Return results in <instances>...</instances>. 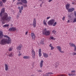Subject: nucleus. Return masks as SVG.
Segmentation results:
<instances>
[{
    "mask_svg": "<svg viewBox=\"0 0 76 76\" xmlns=\"http://www.w3.org/2000/svg\"><path fill=\"white\" fill-rule=\"evenodd\" d=\"M9 31H13L15 32L16 31V27H12V28H10L9 29Z\"/></svg>",
    "mask_w": 76,
    "mask_h": 76,
    "instance_id": "obj_7",
    "label": "nucleus"
},
{
    "mask_svg": "<svg viewBox=\"0 0 76 76\" xmlns=\"http://www.w3.org/2000/svg\"><path fill=\"white\" fill-rule=\"evenodd\" d=\"M13 56H14V55L13 54V53L11 52L10 53L9 55H8V56H9V57H13Z\"/></svg>",
    "mask_w": 76,
    "mask_h": 76,
    "instance_id": "obj_24",
    "label": "nucleus"
},
{
    "mask_svg": "<svg viewBox=\"0 0 76 76\" xmlns=\"http://www.w3.org/2000/svg\"><path fill=\"white\" fill-rule=\"evenodd\" d=\"M50 18H51V17H47V19L48 20V19H49Z\"/></svg>",
    "mask_w": 76,
    "mask_h": 76,
    "instance_id": "obj_45",
    "label": "nucleus"
},
{
    "mask_svg": "<svg viewBox=\"0 0 76 76\" xmlns=\"http://www.w3.org/2000/svg\"><path fill=\"white\" fill-rule=\"evenodd\" d=\"M7 1V0H2V1L4 3H5Z\"/></svg>",
    "mask_w": 76,
    "mask_h": 76,
    "instance_id": "obj_34",
    "label": "nucleus"
},
{
    "mask_svg": "<svg viewBox=\"0 0 76 76\" xmlns=\"http://www.w3.org/2000/svg\"><path fill=\"white\" fill-rule=\"evenodd\" d=\"M40 7H42V4H41L40 5Z\"/></svg>",
    "mask_w": 76,
    "mask_h": 76,
    "instance_id": "obj_52",
    "label": "nucleus"
},
{
    "mask_svg": "<svg viewBox=\"0 0 76 76\" xmlns=\"http://www.w3.org/2000/svg\"><path fill=\"white\" fill-rule=\"evenodd\" d=\"M69 76H74V75H75V74H69Z\"/></svg>",
    "mask_w": 76,
    "mask_h": 76,
    "instance_id": "obj_33",
    "label": "nucleus"
},
{
    "mask_svg": "<svg viewBox=\"0 0 76 76\" xmlns=\"http://www.w3.org/2000/svg\"><path fill=\"white\" fill-rule=\"evenodd\" d=\"M72 4H75V2H72Z\"/></svg>",
    "mask_w": 76,
    "mask_h": 76,
    "instance_id": "obj_48",
    "label": "nucleus"
},
{
    "mask_svg": "<svg viewBox=\"0 0 76 76\" xmlns=\"http://www.w3.org/2000/svg\"><path fill=\"white\" fill-rule=\"evenodd\" d=\"M17 4L18 6H19V4H20L21 5H22L23 4V3L22 2V1H21V2H18L17 3Z\"/></svg>",
    "mask_w": 76,
    "mask_h": 76,
    "instance_id": "obj_25",
    "label": "nucleus"
},
{
    "mask_svg": "<svg viewBox=\"0 0 76 76\" xmlns=\"http://www.w3.org/2000/svg\"><path fill=\"white\" fill-rule=\"evenodd\" d=\"M30 76H35V75H34L33 74H32Z\"/></svg>",
    "mask_w": 76,
    "mask_h": 76,
    "instance_id": "obj_51",
    "label": "nucleus"
},
{
    "mask_svg": "<svg viewBox=\"0 0 76 76\" xmlns=\"http://www.w3.org/2000/svg\"><path fill=\"white\" fill-rule=\"evenodd\" d=\"M21 1L22 3H24V4H27L28 3V2L26 0H21Z\"/></svg>",
    "mask_w": 76,
    "mask_h": 76,
    "instance_id": "obj_20",
    "label": "nucleus"
},
{
    "mask_svg": "<svg viewBox=\"0 0 76 76\" xmlns=\"http://www.w3.org/2000/svg\"><path fill=\"white\" fill-rule=\"evenodd\" d=\"M42 32L43 35H45L46 36L50 35V31L48 30L47 31L46 28H45L43 29Z\"/></svg>",
    "mask_w": 76,
    "mask_h": 76,
    "instance_id": "obj_3",
    "label": "nucleus"
},
{
    "mask_svg": "<svg viewBox=\"0 0 76 76\" xmlns=\"http://www.w3.org/2000/svg\"><path fill=\"white\" fill-rule=\"evenodd\" d=\"M76 72V71L74 70H72L71 71V73H75V72Z\"/></svg>",
    "mask_w": 76,
    "mask_h": 76,
    "instance_id": "obj_37",
    "label": "nucleus"
},
{
    "mask_svg": "<svg viewBox=\"0 0 76 76\" xmlns=\"http://www.w3.org/2000/svg\"><path fill=\"white\" fill-rule=\"evenodd\" d=\"M44 39H42L40 42V44H41V45H44V42L45 41Z\"/></svg>",
    "mask_w": 76,
    "mask_h": 76,
    "instance_id": "obj_22",
    "label": "nucleus"
},
{
    "mask_svg": "<svg viewBox=\"0 0 76 76\" xmlns=\"http://www.w3.org/2000/svg\"><path fill=\"white\" fill-rule=\"evenodd\" d=\"M24 59H29L30 58L29 56H25L23 57Z\"/></svg>",
    "mask_w": 76,
    "mask_h": 76,
    "instance_id": "obj_23",
    "label": "nucleus"
},
{
    "mask_svg": "<svg viewBox=\"0 0 76 76\" xmlns=\"http://www.w3.org/2000/svg\"><path fill=\"white\" fill-rule=\"evenodd\" d=\"M22 45H20L17 47V49L18 50H21V48H22Z\"/></svg>",
    "mask_w": 76,
    "mask_h": 76,
    "instance_id": "obj_15",
    "label": "nucleus"
},
{
    "mask_svg": "<svg viewBox=\"0 0 76 76\" xmlns=\"http://www.w3.org/2000/svg\"><path fill=\"white\" fill-rule=\"evenodd\" d=\"M75 10V8H69L68 10V12H72Z\"/></svg>",
    "mask_w": 76,
    "mask_h": 76,
    "instance_id": "obj_14",
    "label": "nucleus"
},
{
    "mask_svg": "<svg viewBox=\"0 0 76 76\" xmlns=\"http://www.w3.org/2000/svg\"><path fill=\"white\" fill-rule=\"evenodd\" d=\"M69 22H70V20H68V21H67V23H69Z\"/></svg>",
    "mask_w": 76,
    "mask_h": 76,
    "instance_id": "obj_50",
    "label": "nucleus"
},
{
    "mask_svg": "<svg viewBox=\"0 0 76 76\" xmlns=\"http://www.w3.org/2000/svg\"><path fill=\"white\" fill-rule=\"evenodd\" d=\"M44 63V61L43 60H42L40 63V67L42 69V66H43V63Z\"/></svg>",
    "mask_w": 76,
    "mask_h": 76,
    "instance_id": "obj_12",
    "label": "nucleus"
},
{
    "mask_svg": "<svg viewBox=\"0 0 76 76\" xmlns=\"http://www.w3.org/2000/svg\"><path fill=\"white\" fill-rule=\"evenodd\" d=\"M3 37H4L5 38H7L2 39L1 41H0V44L1 45H4L6 44H10L12 43L10 38L7 35L4 36L3 33V31L1 30H0V38H3Z\"/></svg>",
    "mask_w": 76,
    "mask_h": 76,
    "instance_id": "obj_2",
    "label": "nucleus"
},
{
    "mask_svg": "<svg viewBox=\"0 0 76 76\" xmlns=\"http://www.w3.org/2000/svg\"><path fill=\"white\" fill-rule=\"evenodd\" d=\"M21 0V1H22V0ZM20 1V0H18V1Z\"/></svg>",
    "mask_w": 76,
    "mask_h": 76,
    "instance_id": "obj_53",
    "label": "nucleus"
},
{
    "mask_svg": "<svg viewBox=\"0 0 76 76\" xmlns=\"http://www.w3.org/2000/svg\"><path fill=\"white\" fill-rule=\"evenodd\" d=\"M13 50V48L11 47L9 48L8 49V51H12Z\"/></svg>",
    "mask_w": 76,
    "mask_h": 76,
    "instance_id": "obj_26",
    "label": "nucleus"
},
{
    "mask_svg": "<svg viewBox=\"0 0 76 76\" xmlns=\"http://www.w3.org/2000/svg\"><path fill=\"white\" fill-rule=\"evenodd\" d=\"M57 76H61V75H58Z\"/></svg>",
    "mask_w": 76,
    "mask_h": 76,
    "instance_id": "obj_54",
    "label": "nucleus"
},
{
    "mask_svg": "<svg viewBox=\"0 0 76 76\" xmlns=\"http://www.w3.org/2000/svg\"><path fill=\"white\" fill-rule=\"evenodd\" d=\"M4 66L5 70H6V71H7L8 70V69H9V66H8V65H7V64H4Z\"/></svg>",
    "mask_w": 76,
    "mask_h": 76,
    "instance_id": "obj_11",
    "label": "nucleus"
},
{
    "mask_svg": "<svg viewBox=\"0 0 76 76\" xmlns=\"http://www.w3.org/2000/svg\"><path fill=\"white\" fill-rule=\"evenodd\" d=\"M61 76H66V75L64 74H61Z\"/></svg>",
    "mask_w": 76,
    "mask_h": 76,
    "instance_id": "obj_42",
    "label": "nucleus"
},
{
    "mask_svg": "<svg viewBox=\"0 0 76 76\" xmlns=\"http://www.w3.org/2000/svg\"><path fill=\"white\" fill-rule=\"evenodd\" d=\"M43 23L45 25L47 26V22H46V20H44L43 21Z\"/></svg>",
    "mask_w": 76,
    "mask_h": 76,
    "instance_id": "obj_27",
    "label": "nucleus"
},
{
    "mask_svg": "<svg viewBox=\"0 0 76 76\" xmlns=\"http://www.w3.org/2000/svg\"><path fill=\"white\" fill-rule=\"evenodd\" d=\"M42 71H41V70H39L38 71V72H41Z\"/></svg>",
    "mask_w": 76,
    "mask_h": 76,
    "instance_id": "obj_49",
    "label": "nucleus"
},
{
    "mask_svg": "<svg viewBox=\"0 0 76 76\" xmlns=\"http://www.w3.org/2000/svg\"><path fill=\"white\" fill-rule=\"evenodd\" d=\"M18 9L19 10V12L20 13H22V10H23V6H22L21 7H19L18 8Z\"/></svg>",
    "mask_w": 76,
    "mask_h": 76,
    "instance_id": "obj_10",
    "label": "nucleus"
},
{
    "mask_svg": "<svg viewBox=\"0 0 76 76\" xmlns=\"http://www.w3.org/2000/svg\"><path fill=\"white\" fill-rule=\"evenodd\" d=\"M74 50L75 51H76V45L75 46H74Z\"/></svg>",
    "mask_w": 76,
    "mask_h": 76,
    "instance_id": "obj_41",
    "label": "nucleus"
},
{
    "mask_svg": "<svg viewBox=\"0 0 76 76\" xmlns=\"http://www.w3.org/2000/svg\"><path fill=\"white\" fill-rule=\"evenodd\" d=\"M53 73L52 72H48L46 73V75H45V76H49L50 75H53Z\"/></svg>",
    "mask_w": 76,
    "mask_h": 76,
    "instance_id": "obj_19",
    "label": "nucleus"
},
{
    "mask_svg": "<svg viewBox=\"0 0 76 76\" xmlns=\"http://www.w3.org/2000/svg\"><path fill=\"white\" fill-rule=\"evenodd\" d=\"M75 55H76V53L73 52V56H75Z\"/></svg>",
    "mask_w": 76,
    "mask_h": 76,
    "instance_id": "obj_40",
    "label": "nucleus"
},
{
    "mask_svg": "<svg viewBox=\"0 0 76 76\" xmlns=\"http://www.w3.org/2000/svg\"><path fill=\"white\" fill-rule=\"evenodd\" d=\"M19 18V16L18 15H17V19Z\"/></svg>",
    "mask_w": 76,
    "mask_h": 76,
    "instance_id": "obj_46",
    "label": "nucleus"
},
{
    "mask_svg": "<svg viewBox=\"0 0 76 76\" xmlns=\"http://www.w3.org/2000/svg\"><path fill=\"white\" fill-rule=\"evenodd\" d=\"M9 26V25L8 24H5L4 26H3V28H6V27H8Z\"/></svg>",
    "mask_w": 76,
    "mask_h": 76,
    "instance_id": "obj_29",
    "label": "nucleus"
},
{
    "mask_svg": "<svg viewBox=\"0 0 76 76\" xmlns=\"http://www.w3.org/2000/svg\"><path fill=\"white\" fill-rule=\"evenodd\" d=\"M43 56L45 58H48L49 57L48 54L46 53H43Z\"/></svg>",
    "mask_w": 76,
    "mask_h": 76,
    "instance_id": "obj_13",
    "label": "nucleus"
},
{
    "mask_svg": "<svg viewBox=\"0 0 76 76\" xmlns=\"http://www.w3.org/2000/svg\"><path fill=\"white\" fill-rule=\"evenodd\" d=\"M32 55L33 57V58H35V51L33 48L32 49Z\"/></svg>",
    "mask_w": 76,
    "mask_h": 76,
    "instance_id": "obj_6",
    "label": "nucleus"
},
{
    "mask_svg": "<svg viewBox=\"0 0 76 76\" xmlns=\"http://www.w3.org/2000/svg\"><path fill=\"white\" fill-rule=\"evenodd\" d=\"M17 53H19L18 54L19 56H20L21 55H22V53H20V51H17Z\"/></svg>",
    "mask_w": 76,
    "mask_h": 76,
    "instance_id": "obj_28",
    "label": "nucleus"
},
{
    "mask_svg": "<svg viewBox=\"0 0 76 76\" xmlns=\"http://www.w3.org/2000/svg\"><path fill=\"white\" fill-rule=\"evenodd\" d=\"M53 0H48V2L49 3L51 2V1H52Z\"/></svg>",
    "mask_w": 76,
    "mask_h": 76,
    "instance_id": "obj_47",
    "label": "nucleus"
},
{
    "mask_svg": "<svg viewBox=\"0 0 76 76\" xmlns=\"http://www.w3.org/2000/svg\"><path fill=\"white\" fill-rule=\"evenodd\" d=\"M3 6V2L1 1H0V7H1Z\"/></svg>",
    "mask_w": 76,
    "mask_h": 76,
    "instance_id": "obj_31",
    "label": "nucleus"
},
{
    "mask_svg": "<svg viewBox=\"0 0 76 76\" xmlns=\"http://www.w3.org/2000/svg\"><path fill=\"white\" fill-rule=\"evenodd\" d=\"M39 57L42 56V53H41V49L40 48L39 50Z\"/></svg>",
    "mask_w": 76,
    "mask_h": 76,
    "instance_id": "obj_16",
    "label": "nucleus"
},
{
    "mask_svg": "<svg viewBox=\"0 0 76 76\" xmlns=\"http://www.w3.org/2000/svg\"><path fill=\"white\" fill-rule=\"evenodd\" d=\"M5 11L4 8L2 9L0 13V17H1L0 21L2 23V24H4L6 23V20L9 22L10 20L12 17L10 16L8 17V14L6 13H4V12Z\"/></svg>",
    "mask_w": 76,
    "mask_h": 76,
    "instance_id": "obj_1",
    "label": "nucleus"
},
{
    "mask_svg": "<svg viewBox=\"0 0 76 76\" xmlns=\"http://www.w3.org/2000/svg\"><path fill=\"white\" fill-rule=\"evenodd\" d=\"M15 1V0H13V1Z\"/></svg>",
    "mask_w": 76,
    "mask_h": 76,
    "instance_id": "obj_55",
    "label": "nucleus"
},
{
    "mask_svg": "<svg viewBox=\"0 0 76 76\" xmlns=\"http://www.w3.org/2000/svg\"><path fill=\"white\" fill-rule=\"evenodd\" d=\"M28 31H26V34H25V35H27L28 34Z\"/></svg>",
    "mask_w": 76,
    "mask_h": 76,
    "instance_id": "obj_44",
    "label": "nucleus"
},
{
    "mask_svg": "<svg viewBox=\"0 0 76 76\" xmlns=\"http://www.w3.org/2000/svg\"><path fill=\"white\" fill-rule=\"evenodd\" d=\"M56 25H57V22H54V23L53 24V26H56Z\"/></svg>",
    "mask_w": 76,
    "mask_h": 76,
    "instance_id": "obj_32",
    "label": "nucleus"
},
{
    "mask_svg": "<svg viewBox=\"0 0 76 76\" xmlns=\"http://www.w3.org/2000/svg\"><path fill=\"white\" fill-rule=\"evenodd\" d=\"M23 6H24V7H27V5L26 4L23 5Z\"/></svg>",
    "mask_w": 76,
    "mask_h": 76,
    "instance_id": "obj_38",
    "label": "nucleus"
},
{
    "mask_svg": "<svg viewBox=\"0 0 76 76\" xmlns=\"http://www.w3.org/2000/svg\"><path fill=\"white\" fill-rule=\"evenodd\" d=\"M55 22V20L54 19H51L48 22V25H53L54 23Z\"/></svg>",
    "mask_w": 76,
    "mask_h": 76,
    "instance_id": "obj_4",
    "label": "nucleus"
},
{
    "mask_svg": "<svg viewBox=\"0 0 76 76\" xmlns=\"http://www.w3.org/2000/svg\"><path fill=\"white\" fill-rule=\"evenodd\" d=\"M52 33H53V34H55V33L56 32V31H55V30H53L52 31Z\"/></svg>",
    "mask_w": 76,
    "mask_h": 76,
    "instance_id": "obj_35",
    "label": "nucleus"
},
{
    "mask_svg": "<svg viewBox=\"0 0 76 76\" xmlns=\"http://www.w3.org/2000/svg\"><path fill=\"white\" fill-rule=\"evenodd\" d=\"M31 35L33 39H35L36 36L34 33H31Z\"/></svg>",
    "mask_w": 76,
    "mask_h": 76,
    "instance_id": "obj_9",
    "label": "nucleus"
},
{
    "mask_svg": "<svg viewBox=\"0 0 76 76\" xmlns=\"http://www.w3.org/2000/svg\"><path fill=\"white\" fill-rule=\"evenodd\" d=\"M50 39H53V40H55V39H56V38H54V37H50Z\"/></svg>",
    "mask_w": 76,
    "mask_h": 76,
    "instance_id": "obj_30",
    "label": "nucleus"
},
{
    "mask_svg": "<svg viewBox=\"0 0 76 76\" xmlns=\"http://www.w3.org/2000/svg\"><path fill=\"white\" fill-rule=\"evenodd\" d=\"M69 44L71 47H75L76 45H75V44H73L72 43H69Z\"/></svg>",
    "mask_w": 76,
    "mask_h": 76,
    "instance_id": "obj_18",
    "label": "nucleus"
},
{
    "mask_svg": "<svg viewBox=\"0 0 76 76\" xmlns=\"http://www.w3.org/2000/svg\"><path fill=\"white\" fill-rule=\"evenodd\" d=\"M54 47L52 46L51 47L50 50H54Z\"/></svg>",
    "mask_w": 76,
    "mask_h": 76,
    "instance_id": "obj_36",
    "label": "nucleus"
},
{
    "mask_svg": "<svg viewBox=\"0 0 76 76\" xmlns=\"http://www.w3.org/2000/svg\"><path fill=\"white\" fill-rule=\"evenodd\" d=\"M36 19H35V18H34L32 24V25L33 26L34 28H35V27L36 26Z\"/></svg>",
    "mask_w": 76,
    "mask_h": 76,
    "instance_id": "obj_8",
    "label": "nucleus"
},
{
    "mask_svg": "<svg viewBox=\"0 0 76 76\" xmlns=\"http://www.w3.org/2000/svg\"><path fill=\"white\" fill-rule=\"evenodd\" d=\"M70 4H66V10H68L69 9V8L70 7Z\"/></svg>",
    "mask_w": 76,
    "mask_h": 76,
    "instance_id": "obj_17",
    "label": "nucleus"
},
{
    "mask_svg": "<svg viewBox=\"0 0 76 76\" xmlns=\"http://www.w3.org/2000/svg\"><path fill=\"white\" fill-rule=\"evenodd\" d=\"M49 46L50 47H53V46H52V44H50L49 45Z\"/></svg>",
    "mask_w": 76,
    "mask_h": 76,
    "instance_id": "obj_39",
    "label": "nucleus"
},
{
    "mask_svg": "<svg viewBox=\"0 0 76 76\" xmlns=\"http://www.w3.org/2000/svg\"><path fill=\"white\" fill-rule=\"evenodd\" d=\"M74 15L75 17H76V12H74ZM76 22V18H75L74 19V20L73 21V23H75Z\"/></svg>",
    "mask_w": 76,
    "mask_h": 76,
    "instance_id": "obj_21",
    "label": "nucleus"
},
{
    "mask_svg": "<svg viewBox=\"0 0 76 76\" xmlns=\"http://www.w3.org/2000/svg\"><path fill=\"white\" fill-rule=\"evenodd\" d=\"M64 19H65V17H63L62 18V20H64Z\"/></svg>",
    "mask_w": 76,
    "mask_h": 76,
    "instance_id": "obj_43",
    "label": "nucleus"
},
{
    "mask_svg": "<svg viewBox=\"0 0 76 76\" xmlns=\"http://www.w3.org/2000/svg\"><path fill=\"white\" fill-rule=\"evenodd\" d=\"M56 48L60 51V53H64V51L61 50V48L60 46H57Z\"/></svg>",
    "mask_w": 76,
    "mask_h": 76,
    "instance_id": "obj_5",
    "label": "nucleus"
}]
</instances>
